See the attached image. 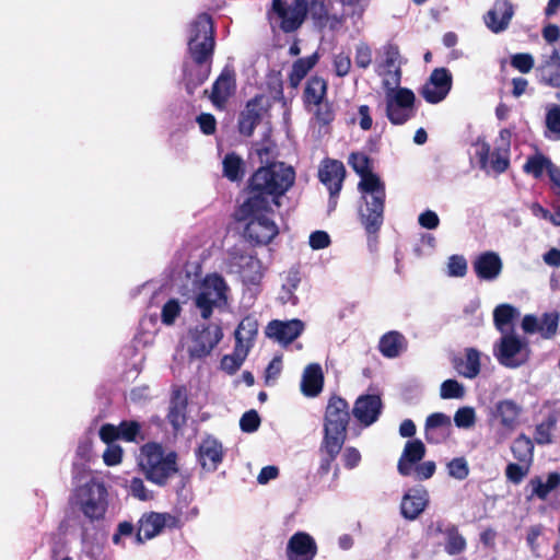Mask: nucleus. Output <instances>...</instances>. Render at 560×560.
I'll use <instances>...</instances> for the list:
<instances>
[{
	"mask_svg": "<svg viewBox=\"0 0 560 560\" xmlns=\"http://www.w3.org/2000/svg\"><path fill=\"white\" fill-rule=\"evenodd\" d=\"M348 162L361 178L358 189L362 194L363 205L358 209V219L366 233L368 245L373 250L376 248L378 233L384 223L385 184L377 174L372 172L371 160L366 154L353 152Z\"/></svg>",
	"mask_w": 560,
	"mask_h": 560,
	"instance_id": "nucleus-1",
	"label": "nucleus"
},
{
	"mask_svg": "<svg viewBox=\"0 0 560 560\" xmlns=\"http://www.w3.org/2000/svg\"><path fill=\"white\" fill-rule=\"evenodd\" d=\"M295 182L292 166L283 162H272L258 167L247 179L244 192L245 200L241 203L242 213L271 210L279 207L280 199L290 190Z\"/></svg>",
	"mask_w": 560,
	"mask_h": 560,
	"instance_id": "nucleus-2",
	"label": "nucleus"
},
{
	"mask_svg": "<svg viewBox=\"0 0 560 560\" xmlns=\"http://www.w3.org/2000/svg\"><path fill=\"white\" fill-rule=\"evenodd\" d=\"M351 412L348 401L332 395L327 402L324 413V435L319 444L320 462L317 468V475L324 477L328 475L332 463L340 454L348 434Z\"/></svg>",
	"mask_w": 560,
	"mask_h": 560,
	"instance_id": "nucleus-3",
	"label": "nucleus"
},
{
	"mask_svg": "<svg viewBox=\"0 0 560 560\" xmlns=\"http://www.w3.org/2000/svg\"><path fill=\"white\" fill-rule=\"evenodd\" d=\"M308 13L317 27L328 25L329 13L324 0H293L290 4L285 0H272L267 18L269 21L277 19L279 30L291 34L302 27Z\"/></svg>",
	"mask_w": 560,
	"mask_h": 560,
	"instance_id": "nucleus-4",
	"label": "nucleus"
},
{
	"mask_svg": "<svg viewBox=\"0 0 560 560\" xmlns=\"http://www.w3.org/2000/svg\"><path fill=\"white\" fill-rule=\"evenodd\" d=\"M137 462L144 478L158 487L167 486L179 471L177 453L166 451L158 442L144 443L139 450Z\"/></svg>",
	"mask_w": 560,
	"mask_h": 560,
	"instance_id": "nucleus-5",
	"label": "nucleus"
},
{
	"mask_svg": "<svg viewBox=\"0 0 560 560\" xmlns=\"http://www.w3.org/2000/svg\"><path fill=\"white\" fill-rule=\"evenodd\" d=\"M213 20L208 13H200L188 27L187 51L195 63H212L215 48Z\"/></svg>",
	"mask_w": 560,
	"mask_h": 560,
	"instance_id": "nucleus-6",
	"label": "nucleus"
},
{
	"mask_svg": "<svg viewBox=\"0 0 560 560\" xmlns=\"http://www.w3.org/2000/svg\"><path fill=\"white\" fill-rule=\"evenodd\" d=\"M108 492L103 481L91 478L74 489L72 504L79 508L91 523L105 518L108 509Z\"/></svg>",
	"mask_w": 560,
	"mask_h": 560,
	"instance_id": "nucleus-7",
	"label": "nucleus"
},
{
	"mask_svg": "<svg viewBox=\"0 0 560 560\" xmlns=\"http://www.w3.org/2000/svg\"><path fill=\"white\" fill-rule=\"evenodd\" d=\"M328 82L317 74L311 75L304 85L302 102L306 112L312 113L322 127L335 120L334 104L327 98Z\"/></svg>",
	"mask_w": 560,
	"mask_h": 560,
	"instance_id": "nucleus-8",
	"label": "nucleus"
},
{
	"mask_svg": "<svg viewBox=\"0 0 560 560\" xmlns=\"http://www.w3.org/2000/svg\"><path fill=\"white\" fill-rule=\"evenodd\" d=\"M272 213V208L261 212L242 213L241 205H238L233 217L236 222H245L243 234L249 243L267 245L279 234L278 225L271 219Z\"/></svg>",
	"mask_w": 560,
	"mask_h": 560,
	"instance_id": "nucleus-9",
	"label": "nucleus"
},
{
	"mask_svg": "<svg viewBox=\"0 0 560 560\" xmlns=\"http://www.w3.org/2000/svg\"><path fill=\"white\" fill-rule=\"evenodd\" d=\"M228 284L221 275H208L201 282L200 292L195 298V305L203 319L211 317L214 306L228 301Z\"/></svg>",
	"mask_w": 560,
	"mask_h": 560,
	"instance_id": "nucleus-10",
	"label": "nucleus"
},
{
	"mask_svg": "<svg viewBox=\"0 0 560 560\" xmlns=\"http://www.w3.org/2000/svg\"><path fill=\"white\" fill-rule=\"evenodd\" d=\"M223 338L222 328L213 324H200L188 331L187 353L190 361L201 360L211 354Z\"/></svg>",
	"mask_w": 560,
	"mask_h": 560,
	"instance_id": "nucleus-11",
	"label": "nucleus"
},
{
	"mask_svg": "<svg viewBox=\"0 0 560 560\" xmlns=\"http://www.w3.org/2000/svg\"><path fill=\"white\" fill-rule=\"evenodd\" d=\"M416 95L408 88H398L386 94L385 114L392 125L400 126L416 116Z\"/></svg>",
	"mask_w": 560,
	"mask_h": 560,
	"instance_id": "nucleus-12",
	"label": "nucleus"
},
{
	"mask_svg": "<svg viewBox=\"0 0 560 560\" xmlns=\"http://www.w3.org/2000/svg\"><path fill=\"white\" fill-rule=\"evenodd\" d=\"M525 343L512 332L503 334L493 346V355L498 362L510 369H515L526 362V358H520Z\"/></svg>",
	"mask_w": 560,
	"mask_h": 560,
	"instance_id": "nucleus-13",
	"label": "nucleus"
},
{
	"mask_svg": "<svg viewBox=\"0 0 560 560\" xmlns=\"http://www.w3.org/2000/svg\"><path fill=\"white\" fill-rule=\"evenodd\" d=\"M453 84V77L448 69H434L429 80L420 89L421 96L430 104L442 102L450 93Z\"/></svg>",
	"mask_w": 560,
	"mask_h": 560,
	"instance_id": "nucleus-14",
	"label": "nucleus"
},
{
	"mask_svg": "<svg viewBox=\"0 0 560 560\" xmlns=\"http://www.w3.org/2000/svg\"><path fill=\"white\" fill-rule=\"evenodd\" d=\"M480 168L486 170L490 158V167L497 174L504 173L510 166L509 144L495 148L492 152L490 145L483 142L476 152Z\"/></svg>",
	"mask_w": 560,
	"mask_h": 560,
	"instance_id": "nucleus-15",
	"label": "nucleus"
},
{
	"mask_svg": "<svg viewBox=\"0 0 560 560\" xmlns=\"http://www.w3.org/2000/svg\"><path fill=\"white\" fill-rule=\"evenodd\" d=\"M317 555L315 539L305 532L293 534L287 545L288 560H313Z\"/></svg>",
	"mask_w": 560,
	"mask_h": 560,
	"instance_id": "nucleus-16",
	"label": "nucleus"
},
{
	"mask_svg": "<svg viewBox=\"0 0 560 560\" xmlns=\"http://www.w3.org/2000/svg\"><path fill=\"white\" fill-rule=\"evenodd\" d=\"M514 15V7L509 0H497L485 14L483 21L492 33L505 31Z\"/></svg>",
	"mask_w": 560,
	"mask_h": 560,
	"instance_id": "nucleus-17",
	"label": "nucleus"
},
{
	"mask_svg": "<svg viewBox=\"0 0 560 560\" xmlns=\"http://www.w3.org/2000/svg\"><path fill=\"white\" fill-rule=\"evenodd\" d=\"M346 177V167L338 160L326 159L318 170V178L329 191L340 194Z\"/></svg>",
	"mask_w": 560,
	"mask_h": 560,
	"instance_id": "nucleus-18",
	"label": "nucleus"
},
{
	"mask_svg": "<svg viewBox=\"0 0 560 560\" xmlns=\"http://www.w3.org/2000/svg\"><path fill=\"white\" fill-rule=\"evenodd\" d=\"M196 454L203 469L215 471L223 460L224 451L221 442L212 436H207L198 446Z\"/></svg>",
	"mask_w": 560,
	"mask_h": 560,
	"instance_id": "nucleus-19",
	"label": "nucleus"
},
{
	"mask_svg": "<svg viewBox=\"0 0 560 560\" xmlns=\"http://www.w3.org/2000/svg\"><path fill=\"white\" fill-rule=\"evenodd\" d=\"M188 407V397L185 386L173 388L170 399L167 421L174 430L182 429L187 421L186 412Z\"/></svg>",
	"mask_w": 560,
	"mask_h": 560,
	"instance_id": "nucleus-20",
	"label": "nucleus"
},
{
	"mask_svg": "<svg viewBox=\"0 0 560 560\" xmlns=\"http://www.w3.org/2000/svg\"><path fill=\"white\" fill-rule=\"evenodd\" d=\"M303 330L304 323L301 319L294 318L287 322L273 319L268 324L266 334L268 337L288 345L293 342Z\"/></svg>",
	"mask_w": 560,
	"mask_h": 560,
	"instance_id": "nucleus-21",
	"label": "nucleus"
},
{
	"mask_svg": "<svg viewBox=\"0 0 560 560\" xmlns=\"http://www.w3.org/2000/svg\"><path fill=\"white\" fill-rule=\"evenodd\" d=\"M381 409L382 401L377 395H363L355 400L352 415L361 424L369 427L378 419Z\"/></svg>",
	"mask_w": 560,
	"mask_h": 560,
	"instance_id": "nucleus-22",
	"label": "nucleus"
},
{
	"mask_svg": "<svg viewBox=\"0 0 560 560\" xmlns=\"http://www.w3.org/2000/svg\"><path fill=\"white\" fill-rule=\"evenodd\" d=\"M261 101L262 95H256L246 103L245 108L240 113L237 128L242 136H253L256 127L260 124Z\"/></svg>",
	"mask_w": 560,
	"mask_h": 560,
	"instance_id": "nucleus-23",
	"label": "nucleus"
},
{
	"mask_svg": "<svg viewBox=\"0 0 560 560\" xmlns=\"http://www.w3.org/2000/svg\"><path fill=\"white\" fill-rule=\"evenodd\" d=\"M451 418L443 412L431 413L424 424V436L428 443L439 444L451 434Z\"/></svg>",
	"mask_w": 560,
	"mask_h": 560,
	"instance_id": "nucleus-24",
	"label": "nucleus"
},
{
	"mask_svg": "<svg viewBox=\"0 0 560 560\" xmlns=\"http://www.w3.org/2000/svg\"><path fill=\"white\" fill-rule=\"evenodd\" d=\"M425 452V445L421 440L407 441L397 463L398 472L404 477L410 476L413 466L423 459Z\"/></svg>",
	"mask_w": 560,
	"mask_h": 560,
	"instance_id": "nucleus-25",
	"label": "nucleus"
},
{
	"mask_svg": "<svg viewBox=\"0 0 560 560\" xmlns=\"http://www.w3.org/2000/svg\"><path fill=\"white\" fill-rule=\"evenodd\" d=\"M428 503L429 495L427 490L409 489L401 499L400 513L404 518L413 521L425 510Z\"/></svg>",
	"mask_w": 560,
	"mask_h": 560,
	"instance_id": "nucleus-26",
	"label": "nucleus"
},
{
	"mask_svg": "<svg viewBox=\"0 0 560 560\" xmlns=\"http://www.w3.org/2000/svg\"><path fill=\"white\" fill-rule=\"evenodd\" d=\"M236 88L235 75L232 71L223 70L212 85L210 100L212 104L223 109L229 98L234 94Z\"/></svg>",
	"mask_w": 560,
	"mask_h": 560,
	"instance_id": "nucleus-27",
	"label": "nucleus"
},
{
	"mask_svg": "<svg viewBox=\"0 0 560 560\" xmlns=\"http://www.w3.org/2000/svg\"><path fill=\"white\" fill-rule=\"evenodd\" d=\"M472 267L479 279L492 281L501 273L503 264L497 253L485 252L474 260Z\"/></svg>",
	"mask_w": 560,
	"mask_h": 560,
	"instance_id": "nucleus-28",
	"label": "nucleus"
},
{
	"mask_svg": "<svg viewBox=\"0 0 560 560\" xmlns=\"http://www.w3.org/2000/svg\"><path fill=\"white\" fill-rule=\"evenodd\" d=\"M536 73L540 84L560 89V52L553 49L551 55L536 68Z\"/></svg>",
	"mask_w": 560,
	"mask_h": 560,
	"instance_id": "nucleus-29",
	"label": "nucleus"
},
{
	"mask_svg": "<svg viewBox=\"0 0 560 560\" xmlns=\"http://www.w3.org/2000/svg\"><path fill=\"white\" fill-rule=\"evenodd\" d=\"M211 72V65L209 63H195L190 65L185 62L183 82L188 95H194L195 91L202 85L209 78Z\"/></svg>",
	"mask_w": 560,
	"mask_h": 560,
	"instance_id": "nucleus-30",
	"label": "nucleus"
},
{
	"mask_svg": "<svg viewBox=\"0 0 560 560\" xmlns=\"http://www.w3.org/2000/svg\"><path fill=\"white\" fill-rule=\"evenodd\" d=\"M521 413L522 407L512 399H503L495 404L494 416L508 432L516 429Z\"/></svg>",
	"mask_w": 560,
	"mask_h": 560,
	"instance_id": "nucleus-31",
	"label": "nucleus"
},
{
	"mask_svg": "<svg viewBox=\"0 0 560 560\" xmlns=\"http://www.w3.org/2000/svg\"><path fill=\"white\" fill-rule=\"evenodd\" d=\"M166 525V515L151 512L143 514L139 521V528L136 535L138 542L151 539L159 535Z\"/></svg>",
	"mask_w": 560,
	"mask_h": 560,
	"instance_id": "nucleus-32",
	"label": "nucleus"
},
{
	"mask_svg": "<svg viewBox=\"0 0 560 560\" xmlns=\"http://www.w3.org/2000/svg\"><path fill=\"white\" fill-rule=\"evenodd\" d=\"M453 368L466 378H475L481 370L480 352L475 348L465 349V358L454 357Z\"/></svg>",
	"mask_w": 560,
	"mask_h": 560,
	"instance_id": "nucleus-33",
	"label": "nucleus"
},
{
	"mask_svg": "<svg viewBox=\"0 0 560 560\" xmlns=\"http://www.w3.org/2000/svg\"><path fill=\"white\" fill-rule=\"evenodd\" d=\"M324 386V375L318 363L308 364L303 373L301 390L306 397H316Z\"/></svg>",
	"mask_w": 560,
	"mask_h": 560,
	"instance_id": "nucleus-34",
	"label": "nucleus"
},
{
	"mask_svg": "<svg viewBox=\"0 0 560 560\" xmlns=\"http://www.w3.org/2000/svg\"><path fill=\"white\" fill-rule=\"evenodd\" d=\"M407 348V340L405 336L396 330L384 334L378 342V350L383 357L394 359Z\"/></svg>",
	"mask_w": 560,
	"mask_h": 560,
	"instance_id": "nucleus-35",
	"label": "nucleus"
},
{
	"mask_svg": "<svg viewBox=\"0 0 560 560\" xmlns=\"http://www.w3.org/2000/svg\"><path fill=\"white\" fill-rule=\"evenodd\" d=\"M246 174V164L241 155L229 152L222 160V175L232 183H240Z\"/></svg>",
	"mask_w": 560,
	"mask_h": 560,
	"instance_id": "nucleus-36",
	"label": "nucleus"
},
{
	"mask_svg": "<svg viewBox=\"0 0 560 560\" xmlns=\"http://www.w3.org/2000/svg\"><path fill=\"white\" fill-rule=\"evenodd\" d=\"M318 60L319 56L317 52L296 59L293 62L292 69L288 75L290 86L292 89H298L302 80L317 65Z\"/></svg>",
	"mask_w": 560,
	"mask_h": 560,
	"instance_id": "nucleus-37",
	"label": "nucleus"
},
{
	"mask_svg": "<svg viewBox=\"0 0 560 560\" xmlns=\"http://www.w3.org/2000/svg\"><path fill=\"white\" fill-rule=\"evenodd\" d=\"M258 334V322L253 315L245 316L234 331L235 343L243 347L248 346V351L254 346Z\"/></svg>",
	"mask_w": 560,
	"mask_h": 560,
	"instance_id": "nucleus-38",
	"label": "nucleus"
},
{
	"mask_svg": "<svg viewBox=\"0 0 560 560\" xmlns=\"http://www.w3.org/2000/svg\"><path fill=\"white\" fill-rule=\"evenodd\" d=\"M529 486L532 487V497L546 500L551 491L560 487V472H549L545 482L536 476L529 480Z\"/></svg>",
	"mask_w": 560,
	"mask_h": 560,
	"instance_id": "nucleus-39",
	"label": "nucleus"
},
{
	"mask_svg": "<svg viewBox=\"0 0 560 560\" xmlns=\"http://www.w3.org/2000/svg\"><path fill=\"white\" fill-rule=\"evenodd\" d=\"M517 316L516 307L508 303L500 304L493 311V324L500 332L508 334L512 330L513 322Z\"/></svg>",
	"mask_w": 560,
	"mask_h": 560,
	"instance_id": "nucleus-40",
	"label": "nucleus"
},
{
	"mask_svg": "<svg viewBox=\"0 0 560 560\" xmlns=\"http://www.w3.org/2000/svg\"><path fill=\"white\" fill-rule=\"evenodd\" d=\"M511 452L520 464L530 466L534 458V443L529 436L521 433L512 443Z\"/></svg>",
	"mask_w": 560,
	"mask_h": 560,
	"instance_id": "nucleus-41",
	"label": "nucleus"
},
{
	"mask_svg": "<svg viewBox=\"0 0 560 560\" xmlns=\"http://www.w3.org/2000/svg\"><path fill=\"white\" fill-rule=\"evenodd\" d=\"M240 275L242 281L246 285H259L264 273L261 271V262L253 256H248L241 266Z\"/></svg>",
	"mask_w": 560,
	"mask_h": 560,
	"instance_id": "nucleus-42",
	"label": "nucleus"
},
{
	"mask_svg": "<svg viewBox=\"0 0 560 560\" xmlns=\"http://www.w3.org/2000/svg\"><path fill=\"white\" fill-rule=\"evenodd\" d=\"M248 346L243 347L235 343L233 353L225 354L221 359V369L230 375L236 373L248 355Z\"/></svg>",
	"mask_w": 560,
	"mask_h": 560,
	"instance_id": "nucleus-43",
	"label": "nucleus"
},
{
	"mask_svg": "<svg viewBox=\"0 0 560 560\" xmlns=\"http://www.w3.org/2000/svg\"><path fill=\"white\" fill-rule=\"evenodd\" d=\"M551 160L537 151L535 154L527 156L525 164L523 165V172L532 175L534 178L539 179L542 177Z\"/></svg>",
	"mask_w": 560,
	"mask_h": 560,
	"instance_id": "nucleus-44",
	"label": "nucleus"
},
{
	"mask_svg": "<svg viewBox=\"0 0 560 560\" xmlns=\"http://www.w3.org/2000/svg\"><path fill=\"white\" fill-rule=\"evenodd\" d=\"M445 534L447 536L445 551L450 556L459 555L466 549V540L455 525L448 526L445 530Z\"/></svg>",
	"mask_w": 560,
	"mask_h": 560,
	"instance_id": "nucleus-45",
	"label": "nucleus"
},
{
	"mask_svg": "<svg viewBox=\"0 0 560 560\" xmlns=\"http://www.w3.org/2000/svg\"><path fill=\"white\" fill-rule=\"evenodd\" d=\"M559 326V314L557 312L544 313L539 319V334L544 339H551L556 336Z\"/></svg>",
	"mask_w": 560,
	"mask_h": 560,
	"instance_id": "nucleus-46",
	"label": "nucleus"
},
{
	"mask_svg": "<svg viewBox=\"0 0 560 560\" xmlns=\"http://www.w3.org/2000/svg\"><path fill=\"white\" fill-rule=\"evenodd\" d=\"M557 419L550 415L545 421L538 423L535 428V442L539 445L550 444L552 442L551 431L556 427Z\"/></svg>",
	"mask_w": 560,
	"mask_h": 560,
	"instance_id": "nucleus-47",
	"label": "nucleus"
},
{
	"mask_svg": "<svg viewBox=\"0 0 560 560\" xmlns=\"http://www.w3.org/2000/svg\"><path fill=\"white\" fill-rule=\"evenodd\" d=\"M440 396L443 399H460L465 396V387L456 380H445L441 384Z\"/></svg>",
	"mask_w": 560,
	"mask_h": 560,
	"instance_id": "nucleus-48",
	"label": "nucleus"
},
{
	"mask_svg": "<svg viewBox=\"0 0 560 560\" xmlns=\"http://www.w3.org/2000/svg\"><path fill=\"white\" fill-rule=\"evenodd\" d=\"M119 438L125 442H137L141 433V424L135 420H124L119 423Z\"/></svg>",
	"mask_w": 560,
	"mask_h": 560,
	"instance_id": "nucleus-49",
	"label": "nucleus"
},
{
	"mask_svg": "<svg viewBox=\"0 0 560 560\" xmlns=\"http://www.w3.org/2000/svg\"><path fill=\"white\" fill-rule=\"evenodd\" d=\"M128 492L140 501H149L154 498L153 491L149 490L143 480L139 477H132L129 481Z\"/></svg>",
	"mask_w": 560,
	"mask_h": 560,
	"instance_id": "nucleus-50",
	"label": "nucleus"
},
{
	"mask_svg": "<svg viewBox=\"0 0 560 560\" xmlns=\"http://www.w3.org/2000/svg\"><path fill=\"white\" fill-rule=\"evenodd\" d=\"M182 311L180 304L176 299H170L162 307L161 320L164 325H173Z\"/></svg>",
	"mask_w": 560,
	"mask_h": 560,
	"instance_id": "nucleus-51",
	"label": "nucleus"
},
{
	"mask_svg": "<svg viewBox=\"0 0 560 560\" xmlns=\"http://www.w3.org/2000/svg\"><path fill=\"white\" fill-rule=\"evenodd\" d=\"M448 475L457 480H464L469 475V466L464 457H455L447 464Z\"/></svg>",
	"mask_w": 560,
	"mask_h": 560,
	"instance_id": "nucleus-52",
	"label": "nucleus"
},
{
	"mask_svg": "<svg viewBox=\"0 0 560 560\" xmlns=\"http://www.w3.org/2000/svg\"><path fill=\"white\" fill-rule=\"evenodd\" d=\"M534 65V57L528 52H518L511 57V66L522 73L530 72Z\"/></svg>",
	"mask_w": 560,
	"mask_h": 560,
	"instance_id": "nucleus-53",
	"label": "nucleus"
},
{
	"mask_svg": "<svg viewBox=\"0 0 560 560\" xmlns=\"http://www.w3.org/2000/svg\"><path fill=\"white\" fill-rule=\"evenodd\" d=\"M259 425L260 417L254 409L246 411L240 420L241 430L246 433H253L257 431Z\"/></svg>",
	"mask_w": 560,
	"mask_h": 560,
	"instance_id": "nucleus-54",
	"label": "nucleus"
},
{
	"mask_svg": "<svg viewBox=\"0 0 560 560\" xmlns=\"http://www.w3.org/2000/svg\"><path fill=\"white\" fill-rule=\"evenodd\" d=\"M475 421L476 413L471 407H462L455 412L454 422L458 428H470Z\"/></svg>",
	"mask_w": 560,
	"mask_h": 560,
	"instance_id": "nucleus-55",
	"label": "nucleus"
},
{
	"mask_svg": "<svg viewBox=\"0 0 560 560\" xmlns=\"http://www.w3.org/2000/svg\"><path fill=\"white\" fill-rule=\"evenodd\" d=\"M546 126L560 139V105H552L546 114Z\"/></svg>",
	"mask_w": 560,
	"mask_h": 560,
	"instance_id": "nucleus-56",
	"label": "nucleus"
},
{
	"mask_svg": "<svg viewBox=\"0 0 560 560\" xmlns=\"http://www.w3.org/2000/svg\"><path fill=\"white\" fill-rule=\"evenodd\" d=\"M447 267L448 275L452 277H464L467 273V261L463 256H451Z\"/></svg>",
	"mask_w": 560,
	"mask_h": 560,
	"instance_id": "nucleus-57",
	"label": "nucleus"
},
{
	"mask_svg": "<svg viewBox=\"0 0 560 560\" xmlns=\"http://www.w3.org/2000/svg\"><path fill=\"white\" fill-rule=\"evenodd\" d=\"M529 466L523 467L516 463H510L505 468V476L508 480L514 485H518L523 478L527 475Z\"/></svg>",
	"mask_w": 560,
	"mask_h": 560,
	"instance_id": "nucleus-58",
	"label": "nucleus"
},
{
	"mask_svg": "<svg viewBox=\"0 0 560 560\" xmlns=\"http://www.w3.org/2000/svg\"><path fill=\"white\" fill-rule=\"evenodd\" d=\"M354 61L357 67L366 69L372 63V50L366 44H360L355 48Z\"/></svg>",
	"mask_w": 560,
	"mask_h": 560,
	"instance_id": "nucleus-59",
	"label": "nucleus"
},
{
	"mask_svg": "<svg viewBox=\"0 0 560 560\" xmlns=\"http://www.w3.org/2000/svg\"><path fill=\"white\" fill-rule=\"evenodd\" d=\"M196 121L198 122L201 132L207 136L213 135L217 130V120L212 114L201 113L197 116Z\"/></svg>",
	"mask_w": 560,
	"mask_h": 560,
	"instance_id": "nucleus-60",
	"label": "nucleus"
},
{
	"mask_svg": "<svg viewBox=\"0 0 560 560\" xmlns=\"http://www.w3.org/2000/svg\"><path fill=\"white\" fill-rule=\"evenodd\" d=\"M334 69L337 77H346L351 69V59L348 55L340 52L334 58Z\"/></svg>",
	"mask_w": 560,
	"mask_h": 560,
	"instance_id": "nucleus-61",
	"label": "nucleus"
},
{
	"mask_svg": "<svg viewBox=\"0 0 560 560\" xmlns=\"http://www.w3.org/2000/svg\"><path fill=\"white\" fill-rule=\"evenodd\" d=\"M103 460L107 466H116L122 460V448L119 445H108L104 451Z\"/></svg>",
	"mask_w": 560,
	"mask_h": 560,
	"instance_id": "nucleus-62",
	"label": "nucleus"
},
{
	"mask_svg": "<svg viewBox=\"0 0 560 560\" xmlns=\"http://www.w3.org/2000/svg\"><path fill=\"white\" fill-rule=\"evenodd\" d=\"M100 439L110 445L116 440H120L119 438V428L118 425H114L112 423H105L100 429Z\"/></svg>",
	"mask_w": 560,
	"mask_h": 560,
	"instance_id": "nucleus-63",
	"label": "nucleus"
},
{
	"mask_svg": "<svg viewBox=\"0 0 560 560\" xmlns=\"http://www.w3.org/2000/svg\"><path fill=\"white\" fill-rule=\"evenodd\" d=\"M342 460L347 469H353L360 464L361 454L355 447L348 446L342 453Z\"/></svg>",
	"mask_w": 560,
	"mask_h": 560,
	"instance_id": "nucleus-64",
	"label": "nucleus"
}]
</instances>
